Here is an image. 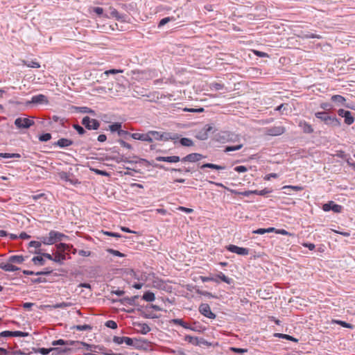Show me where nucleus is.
Returning a JSON list of instances; mask_svg holds the SVG:
<instances>
[{
    "mask_svg": "<svg viewBox=\"0 0 355 355\" xmlns=\"http://www.w3.org/2000/svg\"><path fill=\"white\" fill-rule=\"evenodd\" d=\"M117 135L120 137H121V139H128L129 137H130V135H132V133L129 132L127 130H123L122 128H121V130L119 131Z\"/></svg>",
    "mask_w": 355,
    "mask_h": 355,
    "instance_id": "51",
    "label": "nucleus"
},
{
    "mask_svg": "<svg viewBox=\"0 0 355 355\" xmlns=\"http://www.w3.org/2000/svg\"><path fill=\"white\" fill-rule=\"evenodd\" d=\"M322 208L324 211L328 212L332 211L336 214L341 213L343 210V207L342 205H338L332 200L323 204Z\"/></svg>",
    "mask_w": 355,
    "mask_h": 355,
    "instance_id": "7",
    "label": "nucleus"
},
{
    "mask_svg": "<svg viewBox=\"0 0 355 355\" xmlns=\"http://www.w3.org/2000/svg\"><path fill=\"white\" fill-rule=\"evenodd\" d=\"M51 138H52V135L51 133H49V132L42 133L38 136L39 141H42V142L48 141L50 139H51Z\"/></svg>",
    "mask_w": 355,
    "mask_h": 355,
    "instance_id": "45",
    "label": "nucleus"
},
{
    "mask_svg": "<svg viewBox=\"0 0 355 355\" xmlns=\"http://www.w3.org/2000/svg\"><path fill=\"white\" fill-rule=\"evenodd\" d=\"M28 280L31 284H40V283H46L47 280L44 277H37V278H29Z\"/></svg>",
    "mask_w": 355,
    "mask_h": 355,
    "instance_id": "57",
    "label": "nucleus"
},
{
    "mask_svg": "<svg viewBox=\"0 0 355 355\" xmlns=\"http://www.w3.org/2000/svg\"><path fill=\"white\" fill-rule=\"evenodd\" d=\"M56 252L54 254V262L62 265L66 259H71L69 252L72 245L60 242L56 244Z\"/></svg>",
    "mask_w": 355,
    "mask_h": 355,
    "instance_id": "1",
    "label": "nucleus"
},
{
    "mask_svg": "<svg viewBox=\"0 0 355 355\" xmlns=\"http://www.w3.org/2000/svg\"><path fill=\"white\" fill-rule=\"evenodd\" d=\"M130 138L135 139V140H139L142 141H148L150 143H152V139L148 135V132L146 133H132L130 135Z\"/></svg>",
    "mask_w": 355,
    "mask_h": 355,
    "instance_id": "16",
    "label": "nucleus"
},
{
    "mask_svg": "<svg viewBox=\"0 0 355 355\" xmlns=\"http://www.w3.org/2000/svg\"><path fill=\"white\" fill-rule=\"evenodd\" d=\"M180 138V135L178 133H172V132H162V141H168V140H174L178 139ZM175 144L176 141H174Z\"/></svg>",
    "mask_w": 355,
    "mask_h": 355,
    "instance_id": "24",
    "label": "nucleus"
},
{
    "mask_svg": "<svg viewBox=\"0 0 355 355\" xmlns=\"http://www.w3.org/2000/svg\"><path fill=\"white\" fill-rule=\"evenodd\" d=\"M49 235L51 236L53 244L68 239L69 236L58 231L51 230Z\"/></svg>",
    "mask_w": 355,
    "mask_h": 355,
    "instance_id": "12",
    "label": "nucleus"
},
{
    "mask_svg": "<svg viewBox=\"0 0 355 355\" xmlns=\"http://www.w3.org/2000/svg\"><path fill=\"white\" fill-rule=\"evenodd\" d=\"M214 127L211 124L205 125L200 131L196 134V138L204 141L208 139L210 132H214Z\"/></svg>",
    "mask_w": 355,
    "mask_h": 355,
    "instance_id": "5",
    "label": "nucleus"
},
{
    "mask_svg": "<svg viewBox=\"0 0 355 355\" xmlns=\"http://www.w3.org/2000/svg\"><path fill=\"white\" fill-rule=\"evenodd\" d=\"M35 351L42 355H48L50 352H52L53 355H69L71 353L72 349L69 347H41Z\"/></svg>",
    "mask_w": 355,
    "mask_h": 355,
    "instance_id": "2",
    "label": "nucleus"
},
{
    "mask_svg": "<svg viewBox=\"0 0 355 355\" xmlns=\"http://www.w3.org/2000/svg\"><path fill=\"white\" fill-rule=\"evenodd\" d=\"M205 156L202 154L193 153H190L187 155V156L184 157L182 159H181V161L183 162H196L198 161H200L202 158H204Z\"/></svg>",
    "mask_w": 355,
    "mask_h": 355,
    "instance_id": "14",
    "label": "nucleus"
},
{
    "mask_svg": "<svg viewBox=\"0 0 355 355\" xmlns=\"http://www.w3.org/2000/svg\"><path fill=\"white\" fill-rule=\"evenodd\" d=\"M76 343H77V342H76L75 340H63V339H58L56 340H53L52 342V345H53V346L60 345L61 346L60 347L71 348L70 347L71 346H72V347L76 346Z\"/></svg>",
    "mask_w": 355,
    "mask_h": 355,
    "instance_id": "13",
    "label": "nucleus"
},
{
    "mask_svg": "<svg viewBox=\"0 0 355 355\" xmlns=\"http://www.w3.org/2000/svg\"><path fill=\"white\" fill-rule=\"evenodd\" d=\"M81 124L85 129L89 130H97L101 125L99 121L95 119H92L88 116H85L82 119Z\"/></svg>",
    "mask_w": 355,
    "mask_h": 355,
    "instance_id": "4",
    "label": "nucleus"
},
{
    "mask_svg": "<svg viewBox=\"0 0 355 355\" xmlns=\"http://www.w3.org/2000/svg\"><path fill=\"white\" fill-rule=\"evenodd\" d=\"M134 343L136 345H132L135 348L137 349H141L143 348V343H146V340L141 338H135Z\"/></svg>",
    "mask_w": 355,
    "mask_h": 355,
    "instance_id": "43",
    "label": "nucleus"
},
{
    "mask_svg": "<svg viewBox=\"0 0 355 355\" xmlns=\"http://www.w3.org/2000/svg\"><path fill=\"white\" fill-rule=\"evenodd\" d=\"M53 272V270L50 268H46L42 270L37 271L35 272V275L37 276H46L49 275Z\"/></svg>",
    "mask_w": 355,
    "mask_h": 355,
    "instance_id": "49",
    "label": "nucleus"
},
{
    "mask_svg": "<svg viewBox=\"0 0 355 355\" xmlns=\"http://www.w3.org/2000/svg\"><path fill=\"white\" fill-rule=\"evenodd\" d=\"M155 159L158 162H166L169 163H176L181 160L180 157L176 155L168 157L158 156Z\"/></svg>",
    "mask_w": 355,
    "mask_h": 355,
    "instance_id": "18",
    "label": "nucleus"
},
{
    "mask_svg": "<svg viewBox=\"0 0 355 355\" xmlns=\"http://www.w3.org/2000/svg\"><path fill=\"white\" fill-rule=\"evenodd\" d=\"M272 191V189L265 188L262 190H254V194L264 196L268 193H270Z\"/></svg>",
    "mask_w": 355,
    "mask_h": 355,
    "instance_id": "52",
    "label": "nucleus"
},
{
    "mask_svg": "<svg viewBox=\"0 0 355 355\" xmlns=\"http://www.w3.org/2000/svg\"><path fill=\"white\" fill-rule=\"evenodd\" d=\"M75 109L79 113L91 114L93 116L96 115V112L88 107H75Z\"/></svg>",
    "mask_w": 355,
    "mask_h": 355,
    "instance_id": "29",
    "label": "nucleus"
},
{
    "mask_svg": "<svg viewBox=\"0 0 355 355\" xmlns=\"http://www.w3.org/2000/svg\"><path fill=\"white\" fill-rule=\"evenodd\" d=\"M134 325L139 327V332L143 335L147 334L149 331H150V327L146 323L136 322H134Z\"/></svg>",
    "mask_w": 355,
    "mask_h": 355,
    "instance_id": "22",
    "label": "nucleus"
},
{
    "mask_svg": "<svg viewBox=\"0 0 355 355\" xmlns=\"http://www.w3.org/2000/svg\"><path fill=\"white\" fill-rule=\"evenodd\" d=\"M198 311L202 315L209 319H215L216 317V315L211 311L209 305L207 303H202L199 306Z\"/></svg>",
    "mask_w": 355,
    "mask_h": 355,
    "instance_id": "9",
    "label": "nucleus"
},
{
    "mask_svg": "<svg viewBox=\"0 0 355 355\" xmlns=\"http://www.w3.org/2000/svg\"><path fill=\"white\" fill-rule=\"evenodd\" d=\"M205 168L215 169V170H223L225 168V166L212 164V163H205L200 166V169H204Z\"/></svg>",
    "mask_w": 355,
    "mask_h": 355,
    "instance_id": "28",
    "label": "nucleus"
},
{
    "mask_svg": "<svg viewBox=\"0 0 355 355\" xmlns=\"http://www.w3.org/2000/svg\"><path fill=\"white\" fill-rule=\"evenodd\" d=\"M214 278H216L218 281L221 280L223 282H225L227 284H232L234 282L233 279L230 278L225 275L222 272H219Z\"/></svg>",
    "mask_w": 355,
    "mask_h": 355,
    "instance_id": "25",
    "label": "nucleus"
},
{
    "mask_svg": "<svg viewBox=\"0 0 355 355\" xmlns=\"http://www.w3.org/2000/svg\"><path fill=\"white\" fill-rule=\"evenodd\" d=\"M122 128V123L121 122H114L108 126V130H110L112 132H119V131Z\"/></svg>",
    "mask_w": 355,
    "mask_h": 355,
    "instance_id": "36",
    "label": "nucleus"
},
{
    "mask_svg": "<svg viewBox=\"0 0 355 355\" xmlns=\"http://www.w3.org/2000/svg\"><path fill=\"white\" fill-rule=\"evenodd\" d=\"M29 334L28 332L21 331H12V337H27Z\"/></svg>",
    "mask_w": 355,
    "mask_h": 355,
    "instance_id": "56",
    "label": "nucleus"
},
{
    "mask_svg": "<svg viewBox=\"0 0 355 355\" xmlns=\"http://www.w3.org/2000/svg\"><path fill=\"white\" fill-rule=\"evenodd\" d=\"M111 15L116 18V19L121 21H125L127 15L124 14H120L116 9H112L111 11Z\"/></svg>",
    "mask_w": 355,
    "mask_h": 355,
    "instance_id": "31",
    "label": "nucleus"
},
{
    "mask_svg": "<svg viewBox=\"0 0 355 355\" xmlns=\"http://www.w3.org/2000/svg\"><path fill=\"white\" fill-rule=\"evenodd\" d=\"M0 268L6 272H14L20 270V268L13 265L10 262H1L0 263Z\"/></svg>",
    "mask_w": 355,
    "mask_h": 355,
    "instance_id": "17",
    "label": "nucleus"
},
{
    "mask_svg": "<svg viewBox=\"0 0 355 355\" xmlns=\"http://www.w3.org/2000/svg\"><path fill=\"white\" fill-rule=\"evenodd\" d=\"M137 298H138V295H135V296H133L131 297H126L123 298L121 301L123 304H128L130 306H134V305H135V300Z\"/></svg>",
    "mask_w": 355,
    "mask_h": 355,
    "instance_id": "37",
    "label": "nucleus"
},
{
    "mask_svg": "<svg viewBox=\"0 0 355 355\" xmlns=\"http://www.w3.org/2000/svg\"><path fill=\"white\" fill-rule=\"evenodd\" d=\"M25 258L26 257H24L22 255H11L8 257V261L12 264L13 263L21 264L25 261V259H26Z\"/></svg>",
    "mask_w": 355,
    "mask_h": 355,
    "instance_id": "23",
    "label": "nucleus"
},
{
    "mask_svg": "<svg viewBox=\"0 0 355 355\" xmlns=\"http://www.w3.org/2000/svg\"><path fill=\"white\" fill-rule=\"evenodd\" d=\"M200 278L202 282H214L216 283H218V279L216 278H214V277H213V276H209V277L200 276Z\"/></svg>",
    "mask_w": 355,
    "mask_h": 355,
    "instance_id": "62",
    "label": "nucleus"
},
{
    "mask_svg": "<svg viewBox=\"0 0 355 355\" xmlns=\"http://www.w3.org/2000/svg\"><path fill=\"white\" fill-rule=\"evenodd\" d=\"M77 343H76V346L78 349L80 348V345L83 346L86 350L87 351H90V352H97V350L95 349V347L96 345H90V344H88V343H84V342H80V341H76Z\"/></svg>",
    "mask_w": 355,
    "mask_h": 355,
    "instance_id": "27",
    "label": "nucleus"
},
{
    "mask_svg": "<svg viewBox=\"0 0 355 355\" xmlns=\"http://www.w3.org/2000/svg\"><path fill=\"white\" fill-rule=\"evenodd\" d=\"M298 125L301 128L303 132L305 134H311L313 132V128H312L311 125L307 123L306 121H300Z\"/></svg>",
    "mask_w": 355,
    "mask_h": 355,
    "instance_id": "21",
    "label": "nucleus"
},
{
    "mask_svg": "<svg viewBox=\"0 0 355 355\" xmlns=\"http://www.w3.org/2000/svg\"><path fill=\"white\" fill-rule=\"evenodd\" d=\"M21 156L19 153H0V157L3 158H20Z\"/></svg>",
    "mask_w": 355,
    "mask_h": 355,
    "instance_id": "44",
    "label": "nucleus"
},
{
    "mask_svg": "<svg viewBox=\"0 0 355 355\" xmlns=\"http://www.w3.org/2000/svg\"><path fill=\"white\" fill-rule=\"evenodd\" d=\"M331 101L338 105H345L346 99L341 95H334L331 96Z\"/></svg>",
    "mask_w": 355,
    "mask_h": 355,
    "instance_id": "35",
    "label": "nucleus"
},
{
    "mask_svg": "<svg viewBox=\"0 0 355 355\" xmlns=\"http://www.w3.org/2000/svg\"><path fill=\"white\" fill-rule=\"evenodd\" d=\"M18 129H28L35 124L34 121L29 118L18 117L14 122Z\"/></svg>",
    "mask_w": 355,
    "mask_h": 355,
    "instance_id": "6",
    "label": "nucleus"
},
{
    "mask_svg": "<svg viewBox=\"0 0 355 355\" xmlns=\"http://www.w3.org/2000/svg\"><path fill=\"white\" fill-rule=\"evenodd\" d=\"M142 299L144 300H145L146 302H153L155 300V293L150 291H147L144 293V295L142 296Z\"/></svg>",
    "mask_w": 355,
    "mask_h": 355,
    "instance_id": "34",
    "label": "nucleus"
},
{
    "mask_svg": "<svg viewBox=\"0 0 355 355\" xmlns=\"http://www.w3.org/2000/svg\"><path fill=\"white\" fill-rule=\"evenodd\" d=\"M239 139L238 135L230 131H220L216 135V139L220 143L234 142Z\"/></svg>",
    "mask_w": 355,
    "mask_h": 355,
    "instance_id": "3",
    "label": "nucleus"
},
{
    "mask_svg": "<svg viewBox=\"0 0 355 355\" xmlns=\"http://www.w3.org/2000/svg\"><path fill=\"white\" fill-rule=\"evenodd\" d=\"M132 158L137 159V160L135 161V163L145 164V165L147 166L151 165L150 162L148 161L147 159H144V158H139V157H138L136 155H134L132 157Z\"/></svg>",
    "mask_w": 355,
    "mask_h": 355,
    "instance_id": "61",
    "label": "nucleus"
},
{
    "mask_svg": "<svg viewBox=\"0 0 355 355\" xmlns=\"http://www.w3.org/2000/svg\"><path fill=\"white\" fill-rule=\"evenodd\" d=\"M41 246H42L41 242L40 241H31L28 243V247H30V248H31V247L35 248V250H41L40 249Z\"/></svg>",
    "mask_w": 355,
    "mask_h": 355,
    "instance_id": "59",
    "label": "nucleus"
},
{
    "mask_svg": "<svg viewBox=\"0 0 355 355\" xmlns=\"http://www.w3.org/2000/svg\"><path fill=\"white\" fill-rule=\"evenodd\" d=\"M184 340L193 345L197 346L198 343V337L191 336L190 335H187L184 336Z\"/></svg>",
    "mask_w": 355,
    "mask_h": 355,
    "instance_id": "48",
    "label": "nucleus"
},
{
    "mask_svg": "<svg viewBox=\"0 0 355 355\" xmlns=\"http://www.w3.org/2000/svg\"><path fill=\"white\" fill-rule=\"evenodd\" d=\"M116 142L119 143L120 144L121 146L128 149V150H131L132 149V146L131 144L127 143L126 141H124V139H119L116 140Z\"/></svg>",
    "mask_w": 355,
    "mask_h": 355,
    "instance_id": "53",
    "label": "nucleus"
},
{
    "mask_svg": "<svg viewBox=\"0 0 355 355\" xmlns=\"http://www.w3.org/2000/svg\"><path fill=\"white\" fill-rule=\"evenodd\" d=\"M286 128L284 126H273L267 128L266 134L270 136H279L284 134Z\"/></svg>",
    "mask_w": 355,
    "mask_h": 355,
    "instance_id": "11",
    "label": "nucleus"
},
{
    "mask_svg": "<svg viewBox=\"0 0 355 355\" xmlns=\"http://www.w3.org/2000/svg\"><path fill=\"white\" fill-rule=\"evenodd\" d=\"M242 147H243V144H241L234 145V146H226L224 147L223 151L225 153H229L231 151L239 150L241 149Z\"/></svg>",
    "mask_w": 355,
    "mask_h": 355,
    "instance_id": "40",
    "label": "nucleus"
},
{
    "mask_svg": "<svg viewBox=\"0 0 355 355\" xmlns=\"http://www.w3.org/2000/svg\"><path fill=\"white\" fill-rule=\"evenodd\" d=\"M198 344L197 345V346L205 345V346H207V347H210V346L212 345L211 343L208 342L207 340H206L203 338L198 337Z\"/></svg>",
    "mask_w": 355,
    "mask_h": 355,
    "instance_id": "60",
    "label": "nucleus"
},
{
    "mask_svg": "<svg viewBox=\"0 0 355 355\" xmlns=\"http://www.w3.org/2000/svg\"><path fill=\"white\" fill-rule=\"evenodd\" d=\"M40 239V241L42 243H44L45 245H53V241L51 236L50 235L49 236H43L38 238Z\"/></svg>",
    "mask_w": 355,
    "mask_h": 355,
    "instance_id": "46",
    "label": "nucleus"
},
{
    "mask_svg": "<svg viewBox=\"0 0 355 355\" xmlns=\"http://www.w3.org/2000/svg\"><path fill=\"white\" fill-rule=\"evenodd\" d=\"M72 127L73 129H75L77 131V132L79 135H84L87 132L85 127H83L78 123L73 124Z\"/></svg>",
    "mask_w": 355,
    "mask_h": 355,
    "instance_id": "47",
    "label": "nucleus"
},
{
    "mask_svg": "<svg viewBox=\"0 0 355 355\" xmlns=\"http://www.w3.org/2000/svg\"><path fill=\"white\" fill-rule=\"evenodd\" d=\"M327 115H328V113H327L326 112H318L315 114V116L316 118L320 119V120H322L324 122V119H326Z\"/></svg>",
    "mask_w": 355,
    "mask_h": 355,
    "instance_id": "64",
    "label": "nucleus"
},
{
    "mask_svg": "<svg viewBox=\"0 0 355 355\" xmlns=\"http://www.w3.org/2000/svg\"><path fill=\"white\" fill-rule=\"evenodd\" d=\"M105 327H107V328H110L112 329H115L117 328V323L114 321V320H107L105 323Z\"/></svg>",
    "mask_w": 355,
    "mask_h": 355,
    "instance_id": "63",
    "label": "nucleus"
},
{
    "mask_svg": "<svg viewBox=\"0 0 355 355\" xmlns=\"http://www.w3.org/2000/svg\"><path fill=\"white\" fill-rule=\"evenodd\" d=\"M225 248L227 251L241 256L248 255L250 251L249 248L239 247L233 244L227 245Z\"/></svg>",
    "mask_w": 355,
    "mask_h": 355,
    "instance_id": "8",
    "label": "nucleus"
},
{
    "mask_svg": "<svg viewBox=\"0 0 355 355\" xmlns=\"http://www.w3.org/2000/svg\"><path fill=\"white\" fill-rule=\"evenodd\" d=\"M148 135L152 139V142L153 140L162 141V132H161L150 130L148 132Z\"/></svg>",
    "mask_w": 355,
    "mask_h": 355,
    "instance_id": "26",
    "label": "nucleus"
},
{
    "mask_svg": "<svg viewBox=\"0 0 355 355\" xmlns=\"http://www.w3.org/2000/svg\"><path fill=\"white\" fill-rule=\"evenodd\" d=\"M73 328L77 331H89L92 329V327L89 324L76 325Z\"/></svg>",
    "mask_w": 355,
    "mask_h": 355,
    "instance_id": "54",
    "label": "nucleus"
},
{
    "mask_svg": "<svg viewBox=\"0 0 355 355\" xmlns=\"http://www.w3.org/2000/svg\"><path fill=\"white\" fill-rule=\"evenodd\" d=\"M35 266H42L45 265L46 261L43 256L38 254V256L33 257L31 260Z\"/></svg>",
    "mask_w": 355,
    "mask_h": 355,
    "instance_id": "30",
    "label": "nucleus"
},
{
    "mask_svg": "<svg viewBox=\"0 0 355 355\" xmlns=\"http://www.w3.org/2000/svg\"><path fill=\"white\" fill-rule=\"evenodd\" d=\"M344 121L347 125L352 124L355 121V113L349 111L345 116H344Z\"/></svg>",
    "mask_w": 355,
    "mask_h": 355,
    "instance_id": "32",
    "label": "nucleus"
},
{
    "mask_svg": "<svg viewBox=\"0 0 355 355\" xmlns=\"http://www.w3.org/2000/svg\"><path fill=\"white\" fill-rule=\"evenodd\" d=\"M73 144V141L71 139L67 138H61L58 139L57 141L53 144L54 146H58L60 148H64L68 146H71Z\"/></svg>",
    "mask_w": 355,
    "mask_h": 355,
    "instance_id": "15",
    "label": "nucleus"
},
{
    "mask_svg": "<svg viewBox=\"0 0 355 355\" xmlns=\"http://www.w3.org/2000/svg\"><path fill=\"white\" fill-rule=\"evenodd\" d=\"M59 176L61 180L69 182L70 184H71V185H76V184L79 183V182L77 179H71L70 178V174L67 172H64V171L60 172L59 173Z\"/></svg>",
    "mask_w": 355,
    "mask_h": 355,
    "instance_id": "20",
    "label": "nucleus"
},
{
    "mask_svg": "<svg viewBox=\"0 0 355 355\" xmlns=\"http://www.w3.org/2000/svg\"><path fill=\"white\" fill-rule=\"evenodd\" d=\"M334 323H336L339 325H340L341 327H345V328H347V329H352L353 328V325L350 323H348L345 321H343V320H334Z\"/></svg>",
    "mask_w": 355,
    "mask_h": 355,
    "instance_id": "55",
    "label": "nucleus"
},
{
    "mask_svg": "<svg viewBox=\"0 0 355 355\" xmlns=\"http://www.w3.org/2000/svg\"><path fill=\"white\" fill-rule=\"evenodd\" d=\"M179 143L182 146L185 147H190L193 146V141L187 137H182L179 139Z\"/></svg>",
    "mask_w": 355,
    "mask_h": 355,
    "instance_id": "38",
    "label": "nucleus"
},
{
    "mask_svg": "<svg viewBox=\"0 0 355 355\" xmlns=\"http://www.w3.org/2000/svg\"><path fill=\"white\" fill-rule=\"evenodd\" d=\"M324 119V123L328 125H331L334 127H339L340 125V120L336 116H331L329 114Z\"/></svg>",
    "mask_w": 355,
    "mask_h": 355,
    "instance_id": "19",
    "label": "nucleus"
},
{
    "mask_svg": "<svg viewBox=\"0 0 355 355\" xmlns=\"http://www.w3.org/2000/svg\"><path fill=\"white\" fill-rule=\"evenodd\" d=\"M31 252L34 253V254H41V255L43 256L44 259L46 258L49 260L54 261V256H53L52 254H51L49 253L42 252L41 250H35L34 252Z\"/></svg>",
    "mask_w": 355,
    "mask_h": 355,
    "instance_id": "50",
    "label": "nucleus"
},
{
    "mask_svg": "<svg viewBox=\"0 0 355 355\" xmlns=\"http://www.w3.org/2000/svg\"><path fill=\"white\" fill-rule=\"evenodd\" d=\"M49 103V100L47 96L44 94H40L37 95H35L31 98V100L26 103L27 105L33 104V105H46Z\"/></svg>",
    "mask_w": 355,
    "mask_h": 355,
    "instance_id": "10",
    "label": "nucleus"
},
{
    "mask_svg": "<svg viewBox=\"0 0 355 355\" xmlns=\"http://www.w3.org/2000/svg\"><path fill=\"white\" fill-rule=\"evenodd\" d=\"M102 233L104 235H107V236H112V237H114V238H116V239H127L126 236H123L122 234H119V233H116V232H110V231H102Z\"/></svg>",
    "mask_w": 355,
    "mask_h": 355,
    "instance_id": "39",
    "label": "nucleus"
},
{
    "mask_svg": "<svg viewBox=\"0 0 355 355\" xmlns=\"http://www.w3.org/2000/svg\"><path fill=\"white\" fill-rule=\"evenodd\" d=\"M171 322L173 324H177V325H180L181 327H182L183 328L184 327H186V323L182 319H180V318H175V319H173Z\"/></svg>",
    "mask_w": 355,
    "mask_h": 355,
    "instance_id": "58",
    "label": "nucleus"
},
{
    "mask_svg": "<svg viewBox=\"0 0 355 355\" xmlns=\"http://www.w3.org/2000/svg\"><path fill=\"white\" fill-rule=\"evenodd\" d=\"M175 18L174 17H166L164 18H162L158 23V28H161L164 26L165 24L168 23L169 21H175Z\"/></svg>",
    "mask_w": 355,
    "mask_h": 355,
    "instance_id": "42",
    "label": "nucleus"
},
{
    "mask_svg": "<svg viewBox=\"0 0 355 355\" xmlns=\"http://www.w3.org/2000/svg\"><path fill=\"white\" fill-rule=\"evenodd\" d=\"M230 191H231L232 193H234L235 195H241V196L248 197L250 195L254 194V190H248V191H236V190L231 189Z\"/></svg>",
    "mask_w": 355,
    "mask_h": 355,
    "instance_id": "41",
    "label": "nucleus"
},
{
    "mask_svg": "<svg viewBox=\"0 0 355 355\" xmlns=\"http://www.w3.org/2000/svg\"><path fill=\"white\" fill-rule=\"evenodd\" d=\"M112 159L114 160L117 163L125 162V163H129L131 164H136L135 161L137 160V159L135 160H131L128 157H124L123 155L116 157H113Z\"/></svg>",
    "mask_w": 355,
    "mask_h": 355,
    "instance_id": "33",
    "label": "nucleus"
}]
</instances>
